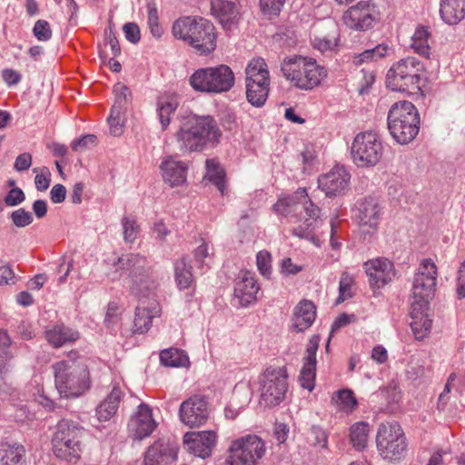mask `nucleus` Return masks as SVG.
Masks as SVG:
<instances>
[{"instance_id":"79ce46f5","label":"nucleus","mask_w":465,"mask_h":465,"mask_svg":"<svg viewBox=\"0 0 465 465\" xmlns=\"http://www.w3.org/2000/svg\"><path fill=\"white\" fill-rule=\"evenodd\" d=\"M175 281L180 289H186L193 282L191 267L188 266L185 258L177 260L174 262Z\"/></svg>"},{"instance_id":"e433bc0d","label":"nucleus","mask_w":465,"mask_h":465,"mask_svg":"<svg viewBox=\"0 0 465 465\" xmlns=\"http://www.w3.org/2000/svg\"><path fill=\"white\" fill-rule=\"evenodd\" d=\"M246 83V98L253 106L261 107L267 100L269 94V85L258 84L254 82H249L245 79Z\"/></svg>"},{"instance_id":"20e7f679","label":"nucleus","mask_w":465,"mask_h":465,"mask_svg":"<svg viewBox=\"0 0 465 465\" xmlns=\"http://www.w3.org/2000/svg\"><path fill=\"white\" fill-rule=\"evenodd\" d=\"M57 391L62 397L75 398L90 388L87 364L76 351H71L67 359L53 365Z\"/></svg>"},{"instance_id":"f8f14e48","label":"nucleus","mask_w":465,"mask_h":465,"mask_svg":"<svg viewBox=\"0 0 465 465\" xmlns=\"http://www.w3.org/2000/svg\"><path fill=\"white\" fill-rule=\"evenodd\" d=\"M376 446L380 456L390 462L400 461L407 453V440L397 422L380 424L376 434Z\"/></svg>"},{"instance_id":"423d86ee","label":"nucleus","mask_w":465,"mask_h":465,"mask_svg":"<svg viewBox=\"0 0 465 465\" xmlns=\"http://www.w3.org/2000/svg\"><path fill=\"white\" fill-rule=\"evenodd\" d=\"M116 270L129 272L130 292L139 299L150 297L157 288V277L146 258L139 253L123 254L114 263Z\"/></svg>"},{"instance_id":"a211bd4d","label":"nucleus","mask_w":465,"mask_h":465,"mask_svg":"<svg viewBox=\"0 0 465 465\" xmlns=\"http://www.w3.org/2000/svg\"><path fill=\"white\" fill-rule=\"evenodd\" d=\"M216 440L217 434L214 430L190 431L183 436L187 450L202 459L211 455Z\"/></svg>"},{"instance_id":"c85d7f7f","label":"nucleus","mask_w":465,"mask_h":465,"mask_svg":"<svg viewBox=\"0 0 465 465\" xmlns=\"http://www.w3.org/2000/svg\"><path fill=\"white\" fill-rule=\"evenodd\" d=\"M339 29L335 23L330 22L326 25L325 31L318 32L312 38V45L314 49L322 53L332 51L338 45Z\"/></svg>"},{"instance_id":"b1692460","label":"nucleus","mask_w":465,"mask_h":465,"mask_svg":"<svg viewBox=\"0 0 465 465\" xmlns=\"http://www.w3.org/2000/svg\"><path fill=\"white\" fill-rule=\"evenodd\" d=\"M155 427L156 422L153 419L152 410L145 403H141L129 423V428L134 432V438L143 440L149 436Z\"/></svg>"},{"instance_id":"37998d69","label":"nucleus","mask_w":465,"mask_h":465,"mask_svg":"<svg viewBox=\"0 0 465 465\" xmlns=\"http://www.w3.org/2000/svg\"><path fill=\"white\" fill-rule=\"evenodd\" d=\"M369 435V425L366 422H357L351 428V441L357 450L366 447Z\"/></svg>"},{"instance_id":"7ed1b4c3","label":"nucleus","mask_w":465,"mask_h":465,"mask_svg":"<svg viewBox=\"0 0 465 465\" xmlns=\"http://www.w3.org/2000/svg\"><path fill=\"white\" fill-rule=\"evenodd\" d=\"M276 213L288 216H302L304 213L302 224L293 228V234L312 242L319 245V239L314 234V229L318 223L320 209L313 204L308 197L305 188H299L292 195L281 197L273 205Z\"/></svg>"},{"instance_id":"774afa93","label":"nucleus","mask_w":465,"mask_h":465,"mask_svg":"<svg viewBox=\"0 0 465 465\" xmlns=\"http://www.w3.org/2000/svg\"><path fill=\"white\" fill-rule=\"evenodd\" d=\"M3 79L8 85L17 84L21 80V74L13 69H5L2 72Z\"/></svg>"},{"instance_id":"393cba45","label":"nucleus","mask_w":465,"mask_h":465,"mask_svg":"<svg viewBox=\"0 0 465 465\" xmlns=\"http://www.w3.org/2000/svg\"><path fill=\"white\" fill-rule=\"evenodd\" d=\"M259 289L253 272H241L235 282L234 295L242 306H247L256 300Z\"/></svg>"},{"instance_id":"052dcab7","label":"nucleus","mask_w":465,"mask_h":465,"mask_svg":"<svg viewBox=\"0 0 465 465\" xmlns=\"http://www.w3.org/2000/svg\"><path fill=\"white\" fill-rule=\"evenodd\" d=\"M125 38L133 43L136 44L140 41V29L134 23H127L123 27Z\"/></svg>"},{"instance_id":"473e14b6","label":"nucleus","mask_w":465,"mask_h":465,"mask_svg":"<svg viewBox=\"0 0 465 465\" xmlns=\"http://www.w3.org/2000/svg\"><path fill=\"white\" fill-rule=\"evenodd\" d=\"M160 309L158 304H153L150 308L143 306H137L134 312V332L144 333L152 324V320L159 316Z\"/></svg>"},{"instance_id":"7c9ffc66","label":"nucleus","mask_w":465,"mask_h":465,"mask_svg":"<svg viewBox=\"0 0 465 465\" xmlns=\"http://www.w3.org/2000/svg\"><path fill=\"white\" fill-rule=\"evenodd\" d=\"M123 392L114 386L103 402L96 408V417L99 421L109 420L117 411Z\"/></svg>"},{"instance_id":"3c124183","label":"nucleus","mask_w":465,"mask_h":465,"mask_svg":"<svg viewBox=\"0 0 465 465\" xmlns=\"http://www.w3.org/2000/svg\"><path fill=\"white\" fill-rule=\"evenodd\" d=\"M10 219L13 223L19 228L25 227L33 223V215L30 212L25 211L24 208H19L10 214Z\"/></svg>"},{"instance_id":"6e6552de","label":"nucleus","mask_w":465,"mask_h":465,"mask_svg":"<svg viewBox=\"0 0 465 465\" xmlns=\"http://www.w3.org/2000/svg\"><path fill=\"white\" fill-rule=\"evenodd\" d=\"M282 72L286 80L302 90H312L327 76L324 67L317 64L315 60L302 56L285 59Z\"/></svg>"},{"instance_id":"412c9836","label":"nucleus","mask_w":465,"mask_h":465,"mask_svg":"<svg viewBox=\"0 0 465 465\" xmlns=\"http://www.w3.org/2000/svg\"><path fill=\"white\" fill-rule=\"evenodd\" d=\"M320 336L313 335L309 340L305 356L303 357V366L300 373V381L302 388L312 391L315 385L316 376V352L319 348Z\"/></svg>"},{"instance_id":"5fc2aeb1","label":"nucleus","mask_w":465,"mask_h":465,"mask_svg":"<svg viewBox=\"0 0 465 465\" xmlns=\"http://www.w3.org/2000/svg\"><path fill=\"white\" fill-rule=\"evenodd\" d=\"M34 35L39 41H47L52 37V30L45 20H38L33 28Z\"/></svg>"},{"instance_id":"69168bd1","label":"nucleus","mask_w":465,"mask_h":465,"mask_svg":"<svg viewBox=\"0 0 465 465\" xmlns=\"http://www.w3.org/2000/svg\"><path fill=\"white\" fill-rule=\"evenodd\" d=\"M457 282V295L459 299H462L465 297V261L459 269Z\"/></svg>"},{"instance_id":"4468645a","label":"nucleus","mask_w":465,"mask_h":465,"mask_svg":"<svg viewBox=\"0 0 465 465\" xmlns=\"http://www.w3.org/2000/svg\"><path fill=\"white\" fill-rule=\"evenodd\" d=\"M351 159L359 168L377 165L382 158L383 146L377 134L364 132L358 134L351 146Z\"/></svg>"},{"instance_id":"2f4dec72","label":"nucleus","mask_w":465,"mask_h":465,"mask_svg":"<svg viewBox=\"0 0 465 465\" xmlns=\"http://www.w3.org/2000/svg\"><path fill=\"white\" fill-rule=\"evenodd\" d=\"M45 334L47 341L56 348L63 346L66 342L74 341L79 337L77 331L63 324L47 327Z\"/></svg>"},{"instance_id":"680f3d73","label":"nucleus","mask_w":465,"mask_h":465,"mask_svg":"<svg viewBox=\"0 0 465 465\" xmlns=\"http://www.w3.org/2000/svg\"><path fill=\"white\" fill-rule=\"evenodd\" d=\"M6 371L5 366L0 364V398L10 395L13 391L12 384L5 377Z\"/></svg>"},{"instance_id":"864d4df0","label":"nucleus","mask_w":465,"mask_h":465,"mask_svg":"<svg viewBox=\"0 0 465 465\" xmlns=\"http://www.w3.org/2000/svg\"><path fill=\"white\" fill-rule=\"evenodd\" d=\"M260 5L265 15L276 16L283 5V0H260Z\"/></svg>"},{"instance_id":"c9c22d12","label":"nucleus","mask_w":465,"mask_h":465,"mask_svg":"<svg viewBox=\"0 0 465 465\" xmlns=\"http://www.w3.org/2000/svg\"><path fill=\"white\" fill-rule=\"evenodd\" d=\"M430 33L428 28L419 25L411 37V48L420 56L429 58L430 54Z\"/></svg>"},{"instance_id":"bf43d9fd","label":"nucleus","mask_w":465,"mask_h":465,"mask_svg":"<svg viewBox=\"0 0 465 465\" xmlns=\"http://www.w3.org/2000/svg\"><path fill=\"white\" fill-rule=\"evenodd\" d=\"M96 141L97 137L94 134H85L79 139L74 140L71 147L75 152L83 151L88 148L89 145H94Z\"/></svg>"},{"instance_id":"aec40b11","label":"nucleus","mask_w":465,"mask_h":465,"mask_svg":"<svg viewBox=\"0 0 465 465\" xmlns=\"http://www.w3.org/2000/svg\"><path fill=\"white\" fill-rule=\"evenodd\" d=\"M351 175L343 166H335L319 178V187L328 196L344 193L350 183Z\"/></svg>"},{"instance_id":"5701e85b","label":"nucleus","mask_w":465,"mask_h":465,"mask_svg":"<svg viewBox=\"0 0 465 465\" xmlns=\"http://www.w3.org/2000/svg\"><path fill=\"white\" fill-rule=\"evenodd\" d=\"M364 267L372 287L384 286L394 275L393 264L386 258L370 260L364 263Z\"/></svg>"},{"instance_id":"f704fd0d","label":"nucleus","mask_w":465,"mask_h":465,"mask_svg":"<svg viewBox=\"0 0 465 465\" xmlns=\"http://www.w3.org/2000/svg\"><path fill=\"white\" fill-rule=\"evenodd\" d=\"M25 449L18 444L7 442L0 445V465H25Z\"/></svg>"},{"instance_id":"e2e57ef3","label":"nucleus","mask_w":465,"mask_h":465,"mask_svg":"<svg viewBox=\"0 0 465 465\" xmlns=\"http://www.w3.org/2000/svg\"><path fill=\"white\" fill-rule=\"evenodd\" d=\"M31 164L32 155L29 153H24L16 157L14 168L18 172H22L29 169Z\"/></svg>"},{"instance_id":"f257e3e1","label":"nucleus","mask_w":465,"mask_h":465,"mask_svg":"<svg viewBox=\"0 0 465 465\" xmlns=\"http://www.w3.org/2000/svg\"><path fill=\"white\" fill-rule=\"evenodd\" d=\"M437 266L430 259H424L412 282V294L411 303V330L418 340L423 339L431 329V320L427 313L429 310V301L434 296Z\"/></svg>"},{"instance_id":"0eeeda50","label":"nucleus","mask_w":465,"mask_h":465,"mask_svg":"<svg viewBox=\"0 0 465 465\" xmlns=\"http://www.w3.org/2000/svg\"><path fill=\"white\" fill-rule=\"evenodd\" d=\"M388 129L401 144L411 142L420 131V114L415 105L408 101L395 103L388 113Z\"/></svg>"},{"instance_id":"09e8293b","label":"nucleus","mask_w":465,"mask_h":465,"mask_svg":"<svg viewBox=\"0 0 465 465\" xmlns=\"http://www.w3.org/2000/svg\"><path fill=\"white\" fill-rule=\"evenodd\" d=\"M123 235L126 243H134L140 232V226L134 217L125 216L122 219Z\"/></svg>"},{"instance_id":"ddd939ff","label":"nucleus","mask_w":465,"mask_h":465,"mask_svg":"<svg viewBox=\"0 0 465 465\" xmlns=\"http://www.w3.org/2000/svg\"><path fill=\"white\" fill-rule=\"evenodd\" d=\"M260 404L274 407L285 399L288 391V373L285 366H269L261 374Z\"/></svg>"},{"instance_id":"8fccbe9b","label":"nucleus","mask_w":465,"mask_h":465,"mask_svg":"<svg viewBox=\"0 0 465 465\" xmlns=\"http://www.w3.org/2000/svg\"><path fill=\"white\" fill-rule=\"evenodd\" d=\"M148 25L152 35L155 38H160L163 33V27L159 24L158 11L154 4H148Z\"/></svg>"},{"instance_id":"6ab92c4d","label":"nucleus","mask_w":465,"mask_h":465,"mask_svg":"<svg viewBox=\"0 0 465 465\" xmlns=\"http://www.w3.org/2000/svg\"><path fill=\"white\" fill-rule=\"evenodd\" d=\"M178 446L169 440H159L151 445L144 455V465H170L176 460Z\"/></svg>"},{"instance_id":"2eb2a0df","label":"nucleus","mask_w":465,"mask_h":465,"mask_svg":"<svg viewBox=\"0 0 465 465\" xmlns=\"http://www.w3.org/2000/svg\"><path fill=\"white\" fill-rule=\"evenodd\" d=\"M228 452V465H257L265 455L266 446L260 437L246 435L233 440Z\"/></svg>"},{"instance_id":"4be33fe9","label":"nucleus","mask_w":465,"mask_h":465,"mask_svg":"<svg viewBox=\"0 0 465 465\" xmlns=\"http://www.w3.org/2000/svg\"><path fill=\"white\" fill-rule=\"evenodd\" d=\"M160 170L163 182L170 187L181 186L186 182L188 165L173 156L163 157Z\"/></svg>"},{"instance_id":"0e129e2a","label":"nucleus","mask_w":465,"mask_h":465,"mask_svg":"<svg viewBox=\"0 0 465 465\" xmlns=\"http://www.w3.org/2000/svg\"><path fill=\"white\" fill-rule=\"evenodd\" d=\"M66 189L63 184H55L50 191V199L54 203H63L65 199Z\"/></svg>"},{"instance_id":"cd10ccee","label":"nucleus","mask_w":465,"mask_h":465,"mask_svg":"<svg viewBox=\"0 0 465 465\" xmlns=\"http://www.w3.org/2000/svg\"><path fill=\"white\" fill-rule=\"evenodd\" d=\"M316 307L312 302L309 300L301 301L294 308L292 319V328L297 331H304L315 321Z\"/></svg>"},{"instance_id":"ea45409f","label":"nucleus","mask_w":465,"mask_h":465,"mask_svg":"<svg viewBox=\"0 0 465 465\" xmlns=\"http://www.w3.org/2000/svg\"><path fill=\"white\" fill-rule=\"evenodd\" d=\"M331 401L338 410L346 413H351L358 405V401L354 397L352 391L349 389L336 391L333 394Z\"/></svg>"},{"instance_id":"58836bf2","label":"nucleus","mask_w":465,"mask_h":465,"mask_svg":"<svg viewBox=\"0 0 465 465\" xmlns=\"http://www.w3.org/2000/svg\"><path fill=\"white\" fill-rule=\"evenodd\" d=\"M205 178L212 182L223 194L225 189V173L223 167L220 165L219 162L216 159H207L205 162Z\"/></svg>"},{"instance_id":"a19ab883","label":"nucleus","mask_w":465,"mask_h":465,"mask_svg":"<svg viewBox=\"0 0 465 465\" xmlns=\"http://www.w3.org/2000/svg\"><path fill=\"white\" fill-rule=\"evenodd\" d=\"M160 361L167 367H183L189 363V358L183 351L173 348L162 351Z\"/></svg>"},{"instance_id":"39448f33","label":"nucleus","mask_w":465,"mask_h":465,"mask_svg":"<svg viewBox=\"0 0 465 465\" xmlns=\"http://www.w3.org/2000/svg\"><path fill=\"white\" fill-rule=\"evenodd\" d=\"M174 38L191 45L199 54H208L216 47L213 25L203 17L184 16L174 21L172 26Z\"/></svg>"},{"instance_id":"c756f323","label":"nucleus","mask_w":465,"mask_h":465,"mask_svg":"<svg viewBox=\"0 0 465 465\" xmlns=\"http://www.w3.org/2000/svg\"><path fill=\"white\" fill-rule=\"evenodd\" d=\"M440 15L444 23L458 25L465 17V0H440Z\"/></svg>"},{"instance_id":"de8ad7c7","label":"nucleus","mask_w":465,"mask_h":465,"mask_svg":"<svg viewBox=\"0 0 465 465\" xmlns=\"http://www.w3.org/2000/svg\"><path fill=\"white\" fill-rule=\"evenodd\" d=\"M126 112L111 108V114L107 118L110 134L114 136H121L124 133Z\"/></svg>"},{"instance_id":"13d9d810","label":"nucleus","mask_w":465,"mask_h":465,"mask_svg":"<svg viewBox=\"0 0 465 465\" xmlns=\"http://www.w3.org/2000/svg\"><path fill=\"white\" fill-rule=\"evenodd\" d=\"M25 200V194L18 187L12 188L5 195L4 202L7 206H16Z\"/></svg>"},{"instance_id":"c03bdc74","label":"nucleus","mask_w":465,"mask_h":465,"mask_svg":"<svg viewBox=\"0 0 465 465\" xmlns=\"http://www.w3.org/2000/svg\"><path fill=\"white\" fill-rule=\"evenodd\" d=\"M115 101L112 109L127 112L128 104L131 101L130 89L122 83H117L114 87Z\"/></svg>"},{"instance_id":"338daca9","label":"nucleus","mask_w":465,"mask_h":465,"mask_svg":"<svg viewBox=\"0 0 465 465\" xmlns=\"http://www.w3.org/2000/svg\"><path fill=\"white\" fill-rule=\"evenodd\" d=\"M15 278V273L9 265L0 262V285L9 284Z\"/></svg>"},{"instance_id":"f3484780","label":"nucleus","mask_w":465,"mask_h":465,"mask_svg":"<svg viewBox=\"0 0 465 465\" xmlns=\"http://www.w3.org/2000/svg\"><path fill=\"white\" fill-rule=\"evenodd\" d=\"M209 415L208 401L201 395L190 397L181 404L179 409L181 421L191 428L204 424Z\"/></svg>"},{"instance_id":"72a5a7b5","label":"nucleus","mask_w":465,"mask_h":465,"mask_svg":"<svg viewBox=\"0 0 465 465\" xmlns=\"http://www.w3.org/2000/svg\"><path fill=\"white\" fill-rule=\"evenodd\" d=\"M245 79L249 80V82L270 86L268 66L262 58L259 57L251 60L245 69Z\"/></svg>"},{"instance_id":"49530a36","label":"nucleus","mask_w":465,"mask_h":465,"mask_svg":"<svg viewBox=\"0 0 465 465\" xmlns=\"http://www.w3.org/2000/svg\"><path fill=\"white\" fill-rule=\"evenodd\" d=\"M307 442L313 447L326 449L328 446V435L326 431L318 425H312L306 434Z\"/></svg>"},{"instance_id":"1a4fd4ad","label":"nucleus","mask_w":465,"mask_h":465,"mask_svg":"<svg viewBox=\"0 0 465 465\" xmlns=\"http://www.w3.org/2000/svg\"><path fill=\"white\" fill-rule=\"evenodd\" d=\"M83 437L84 428L78 422L62 420L52 440L54 455L68 462H76L82 454Z\"/></svg>"},{"instance_id":"dca6fc26","label":"nucleus","mask_w":465,"mask_h":465,"mask_svg":"<svg viewBox=\"0 0 465 465\" xmlns=\"http://www.w3.org/2000/svg\"><path fill=\"white\" fill-rule=\"evenodd\" d=\"M380 19L376 5L370 1H360L342 15L343 24L351 30L366 32L374 27Z\"/></svg>"},{"instance_id":"4c0bfd02","label":"nucleus","mask_w":465,"mask_h":465,"mask_svg":"<svg viewBox=\"0 0 465 465\" xmlns=\"http://www.w3.org/2000/svg\"><path fill=\"white\" fill-rule=\"evenodd\" d=\"M177 98L174 96H163L157 102V111L163 129H166L170 124V115L178 107Z\"/></svg>"},{"instance_id":"bb28decb","label":"nucleus","mask_w":465,"mask_h":465,"mask_svg":"<svg viewBox=\"0 0 465 465\" xmlns=\"http://www.w3.org/2000/svg\"><path fill=\"white\" fill-rule=\"evenodd\" d=\"M211 9L224 29H231L240 19V10L233 2L227 0H213Z\"/></svg>"},{"instance_id":"9d476101","label":"nucleus","mask_w":465,"mask_h":465,"mask_svg":"<svg viewBox=\"0 0 465 465\" xmlns=\"http://www.w3.org/2000/svg\"><path fill=\"white\" fill-rule=\"evenodd\" d=\"M423 64L415 57H407L394 64L386 75L387 86L392 91L415 94L420 90Z\"/></svg>"},{"instance_id":"a18cd8bd","label":"nucleus","mask_w":465,"mask_h":465,"mask_svg":"<svg viewBox=\"0 0 465 465\" xmlns=\"http://www.w3.org/2000/svg\"><path fill=\"white\" fill-rule=\"evenodd\" d=\"M389 45L385 44H381L376 45L374 48L365 50L361 54H360L358 56L354 57V64L359 65L361 64L364 62L368 61H374L380 58L384 57L388 51H389Z\"/></svg>"},{"instance_id":"603ef678","label":"nucleus","mask_w":465,"mask_h":465,"mask_svg":"<svg viewBox=\"0 0 465 465\" xmlns=\"http://www.w3.org/2000/svg\"><path fill=\"white\" fill-rule=\"evenodd\" d=\"M353 279L349 273L343 272L341 276L339 292L340 295L337 298L336 303H341L344 302L346 299L352 296L351 287L352 284Z\"/></svg>"},{"instance_id":"6e6d98bb","label":"nucleus","mask_w":465,"mask_h":465,"mask_svg":"<svg viewBox=\"0 0 465 465\" xmlns=\"http://www.w3.org/2000/svg\"><path fill=\"white\" fill-rule=\"evenodd\" d=\"M257 266L260 272L268 277L271 274V254L267 251H261L256 256Z\"/></svg>"},{"instance_id":"a878e982","label":"nucleus","mask_w":465,"mask_h":465,"mask_svg":"<svg viewBox=\"0 0 465 465\" xmlns=\"http://www.w3.org/2000/svg\"><path fill=\"white\" fill-rule=\"evenodd\" d=\"M381 216V207L374 197H366L360 203L356 218L362 227L376 230Z\"/></svg>"},{"instance_id":"4d7b16f0","label":"nucleus","mask_w":465,"mask_h":465,"mask_svg":"<svg viewBox=\"0 0 465 465\" xmlns=\"http://www.w3.org/2000/svg\"><path fill=\"white\" fill-rule=\"evenodd\" d=\"M34 172L36 173L35 178V187L38 191H45L48 189L50 185L51 181V173L48 168L44 167L41 169V173H37V169L35 168Z\"/></svg>"},{"instance_id":"9b49d317","label":"nucleus","mask_w":465,"mask_h":465,"mask_svg":"<svg viewBox=\"0 0 465 465\" xmlns=\"http://www.w3.org/2000/svg\"><path fill=\"white\" fill-rule=\"evenodd\" d=\"M234 82L232 70L225 64L200 68L189 78V84L194 91L211 94L228 92Z\"/></svg>"},{"instance_id":"f03ea898","label":"nucleus","mask_w":465,"mask_h":465,"mask_svg":"<svg viewBox=\"0 0 465 465\" xmlns=\"http://www.w3.org/2000/svg\"><path fill=\"white\" fill-rule=\"evenodd\" d=\"M221 136L222 132L212 116L191 114L183 117L175 142L183 153H189L203 152L209 144L218 143Z\"/></svg>"}]
</instances>
